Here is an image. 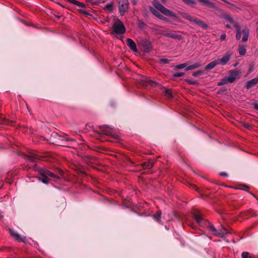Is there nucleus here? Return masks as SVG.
Masks as SVG:
<instances>
[{
  "mask_svg": "<svg viewBox=\"0 0 258 258\" xmlns=\"http://www.w3.org/2000/svg\"><path fill=\"white\" fill-rule=\"evenodd\" d=\"M161 211H159L155 214L153 215V217L156 221L159 222L160 219L161 218Z\"/></svg>",
  "mask_w": 258,
  "mask_h": 258,
  "instance_id": "25",
  "label": "nucleus"
},
{
  "mask_svg": "<svg viewBox=\"0 0 258 258\" xmlns=\"http://www.w3.org/2000/svg\"><path fill=\"white\" fill-rule=\"evenodd\" d=\"M203 74V72L202 71H197L192 74V76L197 77L201 76Z\"/></svg>",
  "mask_w": 258,
  "mask_h": 258,
  "instance_id": "29",
  "label": "nucleus"
},
{
  "mask_svg": "<svg viewBox=\"0 0 258 258\" xmlns=\"http://www.w3.org/2000/svg\"><path fill=\"white\" fill-rule=\"evenodd\" d=\"M113 4L111 3L107 4L105 6V9L108 10H112L113 9Z\"/></svg>",
  "mask_w": 258,
  "mask_h": 258,
  "instance_id": "33",
  "label": "nucleus"
},
{
  "mask_svg": "<svg viewBox=\"0 0 258 258\" xmlns=\"http://www.w3.org/2000/svg\"><path fill=\"white\" fill-rule=\"evenodd\" d=\"M59 140L61 141L62 146H70L74 145L75 143V141L74 139L68 137H59Z\"/></svg>",
  "mask_w": 258,
  "mask_h": 258,
  "instance_id": "8",
  "label": "nucleus"
},
{
  "mask_svg": "<svg viewBox=\"0 0 258 258\" xmlns=\"http://www.w3.org/2000/svg\"><path fill=\"white\" fill-rule=\"evenodd\" d=\"M230 58V55L229 53H226L221 59H218L217 60L213 61L210 63L209 64H218L219 62L226 63Z\"/></svg>",
  "mask_w": 258,
  "mask_h": 258,
  "instance_id": "9",
  "label": "nucleus"
},
{
  "mask_svg": "<svg viewBox=\"0 0 258 258\" xmlns=\"http://www.w3.org/2000/svg\"><path fill=\"white\" fill-rule=\"evenodd\" d=\"M26 159L31 162H35L37 160H39V156L34 153H30L29 155L26 156Z\"/></svg>",
  "mask_w": 258,
  "mask_h": 258,
  "instance_id": "14",
  "label": "nucleus"
},
{
  "mask_svg": "<svg viewBox=\"0 0 258 258\" xmlns=\"http://www.w3.org/2000/svg\"><path fill=\"white\" fill-rule=\"evenodd\" d=\"M195 19V17H191V18L189 20V21L191 22V23H193L194 22V19Z\"/></svg>",
  "mask_w": 258,
  "mask_h": 258,
  "instance_id": "44",
  "label": "nucleus"
},
{
  "mask_svg": "<svg viewBox=\"0 0 258 258\" xmlns=\"http://www.w3.org/2000/svg\"><path fill=\"white\" fill-rule=\"evenodd\" d=\"M162 34L170 38H176L179 40L182 39V36L177 34L175 31H164L162 33Z\"/></svg>",
  "mask_w": 258,
  "mask_h": 258,
  "instance_id": "11",
  "label": "nucleus"
},
{
  "mask_svg": "<svg viewBox=\"0 0 258 258\" xmlns=\"http://www.w3.org/2000/svg\"><path fill=\"white\" fill-rule=\"evenodd\" d=\"M226 27L227 28H231V26L229 24H226Z\"/></svg>",
  "mask_w": 258,
  "mask_h": 258,
  "instance_id": "48",
  "label": "nucleus"
},
{
  "mask_svg": "<svg viewBox=\"0 0 258 258\" xmlns=\"http://www.w3.org/2000/svg\"><path fill=\"white\" fill-rule=\"evenodd\" d=\"M198 66H188V67L185 68L186 71H189L191 70H194L198 68Z\"/></svg>",
  "mask_w": 258,
  "mask_h": 258,
  "instance_id": "32",
  "label": "nucleus"
},
{
  "mask_svg": "<svg viewBox=\"0 0 258 258\" xmlns=\"http://www.w3.org/2000/svg\"><path fill=\"white\" fill-rule=\"evenodd\" d=\"M224 18L227 21L229 22L230 24H233V25L235 24L234 21H233V20L232 19V18L231 17L229 16H226L224 17Z\"/></svg>",
  "mask_w": 258,
  "mask_h": 258,
  "instance_id": "28",
  "label": "nucleus"
},
{
  "mask_svg": "<svg viewBox=\"0 0 258 258\" xmlns=\"http://www.w3.org/2000/svg\"><path fill=\"white\" fill-rule=\"evenodd\" d=\"M126 42L127 46L131 48V49H132L134 52H137L138 50L136 44L132 39L131 38H127Z\"/></svg>",
  "mask_w": 258,
  "mask_h": 258,
  "instance_id": "13",
  "label": "nucleus"
},
{
  "mask_svg": "<svg viewBox=\"0 0 258 258\" xmlns=\"http://www.w3.org/2000/svg\"><path fill=\"white\" fill-rule=\"evenodd\" d=\"M142 45L143 47V49L145 52H148L152 50V46L151 44L148 41H145L142 42Z\"/></svg>",
  "mask_w": 258,
  "mask_h": 258,
  "instance_id": "15",
  "label": "nucleus"
},
{
  "mask_svg": "<svg viewBox=\"0 0 258 258\" xmlns=\"http://www.w3.org/2000/svg\"><path fill=\"white\" fill-rule=\"evenodd\" d=\"M242 258H253L249 253L246 251L243 252L241 254Z\"/></svg>",
  "mask_w": 258,
  "mask_h": 258,
  "instance_id": "27",
  "label": "nucleus"
},
{
  "mask_svg": "<svg viewBox=\"0 0 258 258\" xmlns=\"http://www.w3.org/2000/svg\"><path fill=\"white\" fill-rule=\"evenodd\" d=\"M139 83L143 86H147L150 85L153 87H155L157 85V83L151 80L149 78L141 76L140 77V79L138 80Z\"/></svg>",
  "mask_w": 258,
  "mask_h": 258,
  "instance_id": "7",
  "label": "nucleus"
},
{
  "mask_svg": "<svg viewBox=\"0 0 258 258\" xmlns=\"http://www.w3.org/2000/svg\"><path fill=\"white\" fill-rule=\"evenodd\" d=\"M177 69H181L184 68L186 66H176Z\"/></svg>",
  "mask_w": 258,
  "mask_h": 258,
  "instance_id": "42",
  "label": "nucleus"
},
{
  "mask_svg": "<svg viewBox=\"0 0 258 258\" xmlns=\"http://www.w3.org/2000/svg\"><path fill=\"white\" fill-rule=\"evenodd\" d=\"M191 17L192 16L188 15V16H187V20H189L191 18Z\"/></svg>",
  "mask_w": 258,
  "mask_h": 258,
  "instance_id": "49",
  "label": "nucleus"
},
{
  "mask_svg": "<svg viewBox=\"0 0 258 258\" xmlns=\"http://www.w3.org/2000/svg\"><path fill=\"white\" fill-rule=\"evenodd\" d=\"M226 35L225 33H223L221 35V37H220V39L221 40H224L225 39H226Z\"/></svg>",
  "mask_w": 258,
  "mask_h": 258,
  "instance_id": "40",
  "label": "nucleus"
},
{
  "mask_svg": "<svg viewBox=\"0 0 258 258\" xmlns=\"http://www.w3.org/2000/svg\"><path fill=\"white\" fill-rule=\"evenodd\" d=\"M118 4L120 14L121 16H123L128 9V0H119Z\"/></svg>",
  "mask_w": 258,
  "mask_h": 258,
  "instance_id": "6",
  "label": "nucleus"
},
{
  "mask_svg": "<svg viewBox=\"0 0 258 258\" xmlns=\"http://www.w3.org/2000/svg\"><path fill=\"white\" fill-rule=\"evenodd\" d=\"M215 66H206L205 67V70L208 71L212 69Z\"/></svg>",
  "mask_w": 258,
  "mask_h": 258,
  "instance_id": "37",
  "label": "nucleus"
},
{
  "mask_svg": "<svg viewBox=\"0 0 258 258\" xmlns=\"http://www.w3.org/2000/svg\"><path fill=\"white\" fill-rule=\"evenodd\" d=\"M246 127L247 128H248V127H249V125H247V126H246Z\"/></svg>",
  "mask_w": 258,
  "mask_h": 258,
  "instance_id": "51",
  "label": "nucleus"
},
{
  "mask_svg": "<svg viewBox=\"0 0 258 258\" xmlns=\"http://www.w3.org/2000/svg\"><path fill=\"white\" fill-rule=\"evenodd\" d=\"M182 1L188 5H196V2L194 0H182Z\"/></svg>",
  "mask_w": 258,
  "mask_h": 258,
  "instance_id": "30",
  "label": "nucleus"
},
{
  "mask_svg": "<svg viewBox=\"0 0 258 258\" xmlns=\"http://www.w3.org/2000/svg\"><path fill=\"white\" fill-rule=\"evenodd\" d=\"M149 9H150V12L154 15L156 17H157L158 18L160 19V18H161V16L162 15L158 12L156 10H155L154 8H153V7H149Z\"/></svg>",
  "mask_w": 258,
  "mask_h": 258,
  "instance_id": "19",
  "label": "nucleus"
},
{
  "mask_svg": "<svg viewBox=\"0 0 258 258\" xmlns=\"http://www.w3.org/2000/svg\"><path fill=\"white\" fill-rule=\"evenodd\" d=\"M192 23L197 24L204 29H207L208 27V25L206 24L204 22L199 20L196 18H195L194 19V22Z\"/></svg>",
  "mask_w": 258,
  "mask_h": 258,
  "instance_id": "17",
  "label": "nucleus"
},
{
  "mask_svg": "<svg viewBox=\"0 0 258 258\" xmlns=\"http://www.w3.org/2000/svg\"><path fill=\"white\" fill-rule=\"evenodd\" d=\"M163 93L164 95L168 98L170 99L172 98L173 97L172 93L170 90L169 89H165L163 91Z\"/></svg>",
  "mask_w": 258,
  "mask_h": 258,
  "instance_id": "23",
  "label": "nucleus"
},
{
  "mask_svg": "<svg viewBox=\"0 0 258 258\" xmlns=\"http://www.w3.org/2000/svg\"><path fill=\"white\" fill-rule=\"evenodd\" d=\"M210 233L215 236L219 237H223L227 234L229 233V232L227 229L222 227L221 229L217 230L213 225L208 223L207 226Z\"/></svg>",
  "mask_w": 258,
  "mask_h": 258,
  "instance_id": "3",
  "label": "nucleus"
},
{
  "mask_svg": "<svg viewBox=\"0 0 258 258\" xmlns=\"http://www.w3.org/2000/svg\"><path fill=\"white\" fill-rule=\"evenodd\" d=\"M132 3L134 5H136L137 4V2L136 1V0H132Z\"/></svg>",
  "mask_w": 258,
  "mask_h": 258,
  "instance_id": "45",
  "label": "nucleus"
},
{
  "mask_svg": "<svg viewBox=\"0 0 258 258\" xmlns=\"http://www.w3.org/2000/svg\"><path fill=\"white\" fill-rule=\"evenodd\" d=\"M193 217L198 223H200L203 220L202 217L197 213L194 214Z\"/></svg>",
  "mask_w": 258,
  "mask_h": 258,
  "instance_id": "22",
  "label": "nucleus"
},
{
  "mask_svg": "<svg viewBox=\"0 0 258 258\" xmlns=\"http://www.w3.org/2000/svg\"><path fill=\"white\" fill-rule=\"evenodd\" d=\"M240 75L238 71H229V76L225 77L224 78L221 79L218 83V86H223L228 83H233L235 80L238 79L240 78Z\"/></svg>",
  "mask_w": 258,
  "mask_h": 258,
  "instance_id": "1",
  "label": "nucleus"
},
{
  "mask_svg": "<svg viewBox=\"0 0 258 258\" xmlns=\"http://www.w3.org/2000/svg\"><path fill=\"white\" fill-rule=\"evenodd\" d=\"M68 2L74 5H76L77 3H78V1L76 0H66Z\"/></svg>",
  "mask_w": 258,
  "mask_h": 258,
  "instance_id": "36",
  "label": "nucleus"
},
{
  "mask_svg": "<svg viewBox=\"0 0 258 258\" xmlns=\"http://www.w3.org/2000/svg\"><path fill=\"white\" fill-rule=\"evenodd\" d=\"M220 175L222 176H226L227 175V174L225 172H221V173H220Z\"/></svg>",
  "mask_w": 258,
  "mask_h": 258,
  "instance_id": "47",
  "label": "nucleus"
},
{
  "mask_svg": "<svg viewBox=\"0 0 258 258\" xmlns=\"http://www.w3.org/2000/svg\"><path fill=\"white\" fill-rule=\"evenodd\" d=\"M112 129L107 126H102L100 127V131L101 134L106 135H110L111 134Z\"/></svg>",
  "mask_w": 258,
  "mask_h": 258,
  "instance_id": "16",
  "label": "nucleus"
},
{
  "mask_svg": "<svg viewBox=\"0 0 258 258\" xmlns=\"http://www.w3.org/2000/svg\"><path fill=\"white\" fill-rule=\"evenodd\" d=\"M40 174L41 176L39 179L44 183L47 184L49 180H56L59 179V176L53 174L48 170L41 169Z\"/></svg>",
  "mask_w": 258,
  "mask_h": 258,
  "instance_id": "2",
  "label": "nucleus"
},
{
  "mask_svg": "<svg viewBox=\"0 0 258 258\" xmlns=\"http://www.w3.org/2000/svg\"><path fill=\"white\" fill-rule=\"evenodd\" d=\"M254 108L258 110V103H254L253 104Z\"/></svg>",
  "mask_w": 258,
  "mask_h": 258,
  "instance_id": "43",
  "label": "nucleus"
},
{
  "mask_svg": "<svg viewBox=\"0 0 258 258\" xmlns=\"http://www.w3.org/2000/svg\"><path fill=\"white\" fill-rule=\"evenodd\" d=\"M187 82L189 84L195 85L197 84V82L196 81H192L191 80H188Z\"/></svg>",
  "mask_w": 258,
  "mask_h": 258,
  "instance_id": "41",
  "label": "nucleus"
},
{
  "mask_svg": "<svg viewBox=\"0 0 258 258\" xmlns=\"http://www.w3.org/2000/svg\"><path fill=\"white\" fill-rule=\"evenodd\" d=\"M242 41H246L248 40L249 37V30L247 29H244L242 31Z\"/></svg>",
  "mask_w": 258,
  "mask_h": 258,
  "instance_id": "18",
  "label": "nucleus"
},
{
  "mask_svg": "<svg viewBox=\"0 0 258 258\" xmlns=\"http://www.w3.org/2000/svg\"><path fill=\"white\" fill-rule=\"evenodd\" d=\"M258 84V75L254 78L248 81L246 83V88L249 89Z\"/></svg>",
  "mask_w": 258,
  "mask_h": 258,
  "instance_id": "12",
  "label": "nucleus"
},
{
  "mask_svg": "<svg viewBox=\"0 0 258 258\" xmlns=\"http://www.w3.org/2000/svg\"><path fill=\"white\" fill-rule=\"evenodd\" d=\"M161 18H160V19L164 20V21H167V18H165V17L163 16L162 15L161 16Z\"/></svg>",
  "mask_w": 258,
  "mask_h": 258,
  "instance_id": "46",
  "label": "nucleus"
},
{
  "mask_svg": "<svg viewBox=\"0 0 258 258\" xmlns=\"http://www.w3.org/2000/svg\"><path fill=\"white\" fill-rule=\"evenodd\" d=\"M153 165H154V162L152 160H150V161H149L148 162H144L143 164V166L144 167V168H151L153 166Z\"/></svg>",
  "mask_w": 258,
  "mask_h": 258,
  "instance_id": "24",
  "label": "nucleus"
},
{
  "mask_svg": "<svg viewBox=\"0 0 258 258\" xmlns=\"http://www.w3.org/2000/svg\"><path fill=\"white\" fill-rule=\"evenodd\" d=\"M182 18L187 19V16H188V14L185 13H182L181 14Z\"/></svg>",
  "mask_w": 258,
  "mask_h": 258,
  "instance_id": "38",
  "label": "nucleus"
},
{
  "mask_svg": "<svg viewBox=\"0 0 258 258\" xmlns=\"http://www.w3.org/2000/svg\"><path fill=\"white\" fill-rule=\"evenodd\" d=\"M198 1L202 4L209 6L212 8H215V4L209 0H198Z\"/></svg>",
  "mask_w": 258,
  "mask_h": 258,
  "instance_id": "20",
  "label": "nucleus"
},
{
  "mask_svg": "<svg viewBox=\"0 0 258 258\" xmlns=\"http://www.w3.org/2000/svg\"><path fill=\"white\" fill-rule=\"evenodd\" d=\"M113 32L117 34H122L125 32V28L119 20H117L112 27Z\"/></svg>",
  "mask_w": 258,
  "mask_h": 258,
  "instance_id": "5",
  "label": "nucleus"
},
{
  "mask_svg": "<svg viewBox=\"0 0 258 258\" xmlns=\"http://www.w3.org/2000/svg\"><path fill=\"white\" fill-rule=\"evenodd\" d=\"M184 73L180 72V73H176L173 74L174 77H180L184 75Z\"/></svg>",
  "mask_w": 258,
  "mask_h": 258,
  "instance_id": "34",
  "label": "nucleus"
},
{
  "mask_svg": "<svg viewBox=\"0 0 258 258\" xmlns=\"http://www.w3.org/2000/svg\"><path fill=\"white\" fill-rule=\"evenodd\" d=\"M242 34V32L240 31L239 28L237 29L236 34V38L237 39L239 40L241 38V36Z\"/></svg>",
  "mask_w": 258,
  "mask_h": 258,
  "instance_id": "31",
  "label": "nucleus"
},
{
  "mask_svg": "<svg viewBox=\"0 0 258 258\" xmlns=\"http://www.w3.org/2000/svg\"><path fill=\"white\" fill-rule=\"evenodd\" d=\"M11 235L18 242H25L26 239L25 237H22L21 235L12 229L9 230Z\"/></svg>",
  "mask_w": 258,
  "mask_h": 258,
  "instance_id": "10",
  "label": "nucleus"
},
{
  "mask_svg": "<svg viewBox=\"0 0 258 258\" xmlns=\"http://www.w3.org/2000/svg\"><path fill=\"white\" fill-rule=\"evenodd\" d=\"M154 7L166 16H169L173 18H176V15L172 11L166 9L162 5H161L158 1H155L153 2Z\"/></svg>",
  "mask_w": 258,
  "mask_h": 258,
  "instance_id": "4",
  "label": "nucleus"
},
{
  "mask_svg": "<svg viewBox=\"0 0 258 258\" xmlns=\"http://www.w3.org/2000/svg\"><path fill=\"white\" fill-rule=\"evenodd\" d=\"M222 1L224 2L225 3H226L227 4H229V2H228L226 0H222Z\"/></svg>",
  "mask_w": 258,
  "mask_h": 258,
  "instance_id": "50",
  "label": "nucleus"
},
{
  "mask_svg": "<svg viewBox=\"0 0 258 258\" xmlns=\"http://www.w3.org/2000/svg\"><path fill=\"white\" fill-rule=\"evenodd\" d=\"M198 1L202 4L209 6L212 8H215V4L209 0H198Z\"/></svg>",
  "mask_w": 258,
  "mask_h": 258,
  "instance_id": "21",
  "label": "nucleus"
},
{
  "mask_svg": "<svg viewBox=\"0 0 258 258\" xmlns=\"http://www.w3.org/2000/svg\"><path fill=\"white\" fill-rule=\"evenodd\" d=\"M160 62L162 63H168L169 62V60L168 59L162 58L160 59Z\"/></svg>",
  "mask_w": 258,
  "mask_h": 258,
  "instance_id": "35",
  "label": "nucleus"
},
{
  "mask_svg": "<svg viewBox=\"0 0 258 258\" xmlns=\"http://www.w3.org/2000/svg\"><path fill=\"white\" fill-rule=\"evenodd\" d=\"M76 6L79 7H81V8H84L85 7V5L84 4H83V3H80L78 1V3H77L76 4Z\"/></svg>",
  "mask_w": 258,
  "mask_h": 258,
  "instance_id": "39",
  "label": "nucleus"
},
{
  "mask_svg": "<svg viewBox=\"0 0 258 258\" xmlns=\"http://www.w3.org/2000/svg\"><path fill=\"white\" fill-rule=\"evenodd\" d=\"M238 51L240 55H244L246 53V49L243 46H239Z\"/></svg>",
  "mask_w": 258,
  "mask_h": 258,
  "instance_id": "26",
  "label": "nucleus"
}]
</instances>
